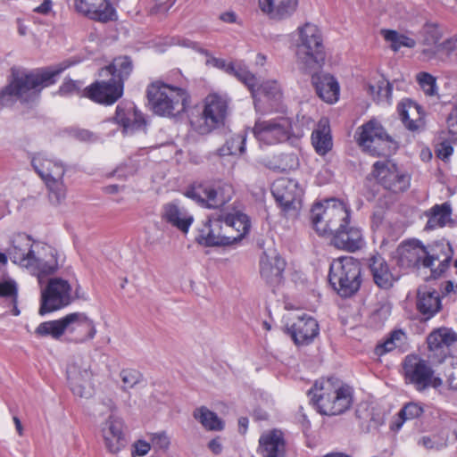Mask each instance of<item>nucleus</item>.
Listing matches in <instances>:
<instances>
[{
	"instance_id": "48",
	"label": "nucleus",
	"mask_w": 457,
	"mask_h": 457,
	"mask_svg": "<svg viewBox=\"0 0 457 457\" xmlns=\"http://www.w3.org/2000/svg\"><path fill=\"white\" fill-rule=\"evenodd\" d=\"M439 247L445 249L446 252H445V256L444 257V259L439 262L438 266L436 268H433V265L431 266L430 269V276H429V278L431 279H438L440 278L445 272L446 270L449 269L450 267V264L453 261V249L452 247V245L451 244H441V245H438Z\"/></svg>"
},
{
	"instance_id": "57",
	"label": "nucleus",
	"mask_w": 457,
	"mask_h": 457,
	"mask_svg": "<svg viewBox=\"0 0 457 457\" xmlns=\"http://www.w3.org/2000/svg\"><path fill=\"white\" fill-rule=\"evenodd\" d=\"M447 131L452 141L457 142V104L453 107L452 111L446 118Z\"/></svg>"
},
{
	"instance_id": "28",
	"label": "nucleus",
	"mask_w": 457,
	"mask_h": 457,
	"mask_svg": "<svg viewBox=\"0 0 457 457\" xmlns=\"http://www.w3.org/2000/svg\"><path fill=\"white\" fill-rule=\"evenodd\" d=\"M312 73V84L317 96L328 104L336 103L339 98L340 87L334 76L315 71Z\"/></svg>"
},
{
	"instance_id": "60",
	"label": "nucleus",
	"mask_w": 457,
	"mask_h": 457,
	"mask_svg": "<svg viewBox=\"0 0 457 457\" xmlns=\"http://www.w3.org/2000/svg\"><path fill=\"white\" fill-rule=\"evenodd\" d=\"M418 445H422L428 450H440L446 445V444L437 438V436H424L418 441Z\"/></svg>"
},
{
	"instance_id": "63",
	"label": "nucleus",
	"mask_w": 457,
	"mask_h": 457,
	"mask_svg": "<svg viewBox=\"0 0 457 457\" xmlns=\"http://www.w3.org/2000/svg\"><path fill=\"white\" fill-rule=\"evenodd\" d=\"M151 442L154 447L162 450L168 449L170 444V439L164 431L152 434Z\"/></svg>"
},
{
	"instance_id": "36",
	"label": "nucleus",
	"mask_w": 457,
	"mask_h": 457,
	"mask_svg": "<svg viewBox=\"0 0 457 457\" xmlns=\"http://www.w3.org/2000/svg\"><path fill=\"white\" fill-rule=\"evenodd\" d=\"M311 140L315 152L320 156L326 155L332 149L333 139L328 120L319 122L318 128L312 132Z\"/></svg>"
},
{
	"instance_id": "5",
	"label": "nucleus",
	"mask_w": 457,
	"mask_h": 457,
	"mask_svg": "<svg viewBox=\"0 0 457 457\" xmlns=\"http://www.w3.org/2000/svg\"><path fill=\"white\" fill-rule=\"evenodd\" d=\"M361 262L353 256L334 259L329 265L328 281L333 291L342 299L352 298L362 284Z\"/></svg>"
},
{
	"instance_id": "51",
	"label": "nucleus",
	"mask_w": 457,
	"mask_h": 457,
	"mask_svg": "<svg viewBox=\"0 0 457 457\" xmlns=\"http://www.w3.org/2000/svg\"><path fill=\"white\" fill-rule=\"evenodd\" d=\"M219 189L213 187H204L203 194L204 200H207L206 208H217L230 201V196H219Z\"/></svg>"
},
{
	"instance_id": "29",
	"label": "nucleus",
	"mask_w": 457,
	"mask_h": 457,
	"mask_svg": "<svg viewBox=\"0 0 457 457\" xmlns=\"http://www.w3.org/2000/svg\"><path fill=\"white\" fill-rule=\"evenodd\" d=\"M257 453L261 457H286V440L281 430L274 428L259 438Z\"/></svg>"
},
{
	"instance_id": "15",
	"label": "nucleus",
	"mask_w": 457,
	"mask_h": 457,
	"mask_svg": "<svg viewBox=\"0 0 457 457\" xmlns=\"http://www.w3.org/2000/svg\"><path fill=\"white\" fill-rule=\"evenodd\" d=\"M371 174L379 185L394 194L405 192L410 187L411 176L390 161L375 162Z\"/></svg>"
},
{
	"instance_id": "45",
	"label": "nucleus",
	"mask_w": 457,
	"mask_h": 457,
	"mask_svg": "<svg viewBox=\"0 0 457 457\" xmlns=\"http://www.w3.org/2000/svg\"><path fill=\"white\" fill-rule=\"evenodd\" d=\"M298 158L295 154H280L274 156L270 169L278 172H287L298 167Z\"/></svg>"
},
{
	"instance_id": "40",
	"label": "nucleus",
	"mask_w": 457,
	"mask_h": 457,
	"mask_svg": "<svg viewBox=\"0 0 457 457\" xmlns=\"http://www.w3.org/2000/svg\"><path fill=\"white\" fill-rule=\"evenodd\" d=\"M411 108H414L417 111L419 114V120H421L425 117L426 112L423 107L411 98H403L397 104L398 114L406 129L410 131H416L418 129L417 122L416 120L410 119L409 115V109Z\"/></svg>"
},
{
	"instance_id": "33",
	"label": "nucleus",
	"mask_w": 457,
	"mask_h": 457,
	"mask_svg": "<svg viewBox=\"0 0 457 457\" xmlns=\"http://www.w3.org/2000/svg\"><path fill=\"white\" fill-rule=\"evenodd\" d=\"M224 225L227 229H234L236 236H230L233 245H238L250 232L251 220L250 217L237 211L235 213H224Z\"/></svg>"
},
{
	"instance_id": "7",
	"label": "nucleus",
	"mask_w": 457,
	"mask_h": 457,
	"mask_svg": "<svg viewBox=\"0 0 457 457\" xmlns=\"http://www.w3.org/2000/svg\"><path fill=\"white\" fill-rule=\"evenodd\" d=\"M81 327L87 329V334L83 337H76L73 339L74 343L81 344L95 337L96 334L95 323L83 312H72L59 320L41 322L35 333L38 337L59 339L66 331L73 332Z\"/></svg>"
},
{
	"instance_id": "49",
	"label": "nucleus",
	"mask_w": 457,
	"mask_h": 457,
	"mask_svg": "<svg viewBox=\"0 0 457 457\" xmlns=\"http://www.w3.org/2000/svg\"><path fill=\"white\" fill-rule=\"evenodd\" d=\"M84 82L82 80H74L71 78H65L58 88L57 94L61 96H79L85 97L84 94Z\"/></svg>"
},
{
	"instance_id": "24",
	"label": "nucleus",
	"mask_w": 457,
	"mask_h": 457,
	"mask_svg": "<svg viewBox=\"0 0 457 457\" xmlns=\"http://www.w3.org/2000/svg\"><path fill=\"white\" fill-rule=\"evenodd\" d=\"M76 12L91 20L108 22L116 20V11L108 0H74Z\"/></svg>"
},
{
	"instance_id": "50",
	"label": "nucleus",
	"mask_w": 457,
	"mask_h": 457,
	"mask_svg": "<svg viewBox=\"0 0 457 457\" xmlns=\"http://www.w3.org/2000/svg\"><path fill=\"white\" fill-rule=\"evenodd\" d=\"M45 182L49 190V200L53 204H59L65 199L66 190L62 181H60L55 176H53V179H49Z\"/></svg>"
},
{
	"instance_id": "9",
	"label": "nucleus",
	"mask_w": 457,
	"mask_h": 457,
	"mask_svg": "<svg viewBox=\"0 0 457 457\" xmlns=\"http://www.w3.org/2000/svg\"><path fill=\"white\" fill-rule=\"evenodd\" d=\"M228 99L226 96L217 93L209 94L204 100V107L201 113V117L197 120L199 123L194 120L190 123L194 129L201 134H209L214 129H223L225 127L228 115Z\"/></svg>"
},
{
	"instance_id": "58",
	"label": "nucleus",
	"mask_w": 457,
	"mask_h": 457,
	"mask_svg": "<svg viewBox=\"0 0 457 457\" xmlns=\"http://www.w3.org/2000/svg\"><path fill=\"white\" fill-rule=\"evenodd\" d=\"M400 412L406 420H411L420 417L423 412V408L417 402H408Z\"/></svg>"
},
{
	"instance_id": "20",
	"label": "nucleus",
	"mask_w": 457,
	"mask_h": 457,
	"mask_svg": "<svg viewBox=\"0 0 457 457\" xmlns=\"http://www.w3.org/2000/svg\"><path fill=\"white\" fill-rule=\"evenodd\" d=\"M402 365L406 383L413 385L418 391L428 388V382L434 370L426 361L416 354H409L405 356Z\"/></svg>"
},
{
	"instance_id": "52",
	"label": "nucleus",
	"mask_w": 457,
	"mask_h": 457,
	"mask_svg": "<svg viewBox=\"0 0 457 457\" xmlns=\"http://www.w3.org/2000/svg\"><path fill=\"white\" fill-rule=\"evenodd\" d=\"M416 80L426 96H435L437 93L436 79L432 74L420 71L416 75Z\"/></svg>"
},
{
	"instance_id": "4",
	"label": "nucleus",
	"mask_w": 457,
	"mask_h": 457,
	"mask_svg": "<svg viewBox=\"0 0 457 457\" xmlns=\"http://www.w3.org/2000/svg\"><path fill=\"white\" fill-rule=\"evenodd\" d=\"M298 40L295 46L296 62L306 73L320 71L326 60L325 46L320 29L306 22L297 29Z\"/></svg>"
},
{
	"instance_id": "46",
	"label": "nucleus",
	"mask_w": 457,
	"mask_h": 457,
	"mask_svg": "<svg viewBox=\"0 0 457 457\" xmlns=\"http://www.w3.org/2000/svg\"><path fill=\"white\" fill-rule=\"evenodd\" d=\"M422 44L425 46H435L437 47L443 37V31L438 23L427 21L420 30Z\"/></svg>"
},
{
	"instance_id": "32",
	"label": "nucleus",
	"mask_w": 457,
	"mask_h": 457,
	"mask_svg": "<svg viewBox=\"0 0 457 457\" xmlns=\"http://www.w3.org/2000/svg\"><path fill=\"white\" fill-rule=\"evenodd\" d=\"M133 61L129 55H120L115 57L107 66L101 69L100 76L111 75L115 78V81L124 86L125 81L129 78L133 71Z\"/></svg>"
},
{
	"instance_id": "34",
	"label": "nucleus",
	"mask_w": 457,
	"mask_h": 457,
	"mask_svg": "<svg viewBox=\"0 0 457 457\" xmlns=\"http://www.w3.org/2000/svg\"><path fill=\"white\" fill-rule=\"evenodd\" d=\"M357 419L368 421V429H378L384 424V412L378 402H359L355 407Z\"/></svg>"
},
{
	"instance_id": "2",
	"label": "nucleus",
	"mask_w": 457,
	"mask_h": 457,
	"mask_svg": "<svg viewBox=\"0 0 457 457\" xmlns=\"http://www.w3.org/2000/svg\"><path fill=\"white\" fill-rule=\"evenodd\" d=\"M148 105L153 112L162 117H177L190 106L191 96L184 88L154 81L146 88Z\"/></svg>"
},
{
	"instance_id": "61",
	"label": "nucleus",
	"mask_w": 457,
	"mask_h": 457,
	"mask_svg": "<svg viewBox=\"0 0 457 457\" xmlns=\"http://www.w3.org/2000/svg\"><path fill=\"white\" fill-rule=\"evenodd\" d=\"M70 133L75 139L80 142H95L97 140V136L86 129L74 128L71 129Z\"/></svg>"
},
{
	"instance_id": "30",
	"label": "nucleus",
	"mask_w": 457,
	"mask_h": 457,
	"mask_svg": "<svg viewBox=\"0 0 457 457\" xmlns=\"http://www.w3.org/2000/svg\"><path fill=\"white\" fill-rule=\"evenodd\" d=\"M161 219L185 234L188 232L194 222V217L185 209H180L176 202L162 205Z\"/></svg>"
},
{
	"instance_id": "39",
	"label": "nucleus",
	"mask_w": 457,
	"mask_h": 457,
	"mask_svg": "<svg viewBox=\"0 0 457 457\" xmlns=\"http://www.w3.org/2000/svg\"><path fill=\"white\" fill-rule=\"evenodd\" d=\"M452 212V206L448 202L443 203L442 204H435L427 213L428 220L427 222L426 228H443L448 222H453L451 219Z\"/></svg>"
},
{
	"instance_id": "3",
	"label": "nucleus",
	"mask_w": 457,
	"mask_h": 457,
	"mask_svg": "<svg viewBox=\"0 0 457 457\" xmlns=\"http://www.w3.org/2000/svg\"><path fill=\"white\" fill-rule=\"evenodd\" d=\"M31 237L29 235L19 236L12 241V248L9 252V256L13 263L21 267L31 269L37 273L39 283L41 278L54 274L58 269V253L57 250L48 245L42 246V250L50 258L45 260L40 256H36L32 249Z\"/></svg>"
},
{
	"instance_id": "26",
	"label": "nucleus",
	"mask_w": 457,
	"mask_h": 457,
	"mask_svg": "<svg viewBox=\"0 0 457 457\" xmlns=\"http://www.w3.org/2000/svg\"><path fill=\"white\" fill-rule=\"evenodd\" d=\"M286 261L278 254L270 256L263 253L260 258V274L265 283L275 288L284 282Z\"/></svg>"
},
{
	"instance_id": "10",
	"label": "nucleus",
	"mask_w": 457,
	"mask_h": 457,
	"mask_svg": "<svg viewBox=\"0 0 457 457\" xmlns=\"http://www.w3.org/2000/svg\"><path fill=\"white\" fill-rule=\"evenodd\" d=\"M72 287L68 280L62 278H50L41 290L38 313L44 316L61 310L73 303Z\"/></svg>"
},
{
	"instance_id": "43",
	"label": "nucleus",
	"mask_w": 457,
	"mask_h": 457,
	"mask_svg": "<svg viewBox=\"0 0 457 457\" xmlns=\"http://www.w3.org/2000/svg\"><path fill=\"white\" fill-rule=\"evenodd\" d=\"M352 402H309L313 410L321 415L336 416L350 409Z\"/></svg>"
},
{
	"instance_id": "22",
	"label": "nucleus",
	"mask_w": 457,
	"mask_h": 457,
	"mask_svg": "<svg viewBox=\"0 0 457 457\" xmlns=\"http://www.w3.org/2000/svg\"><path fill=\"white\" fill-rule=\"evenodd\" d=\"M457 342V333L452 328L442 327L434 329L427 337L429 357L436 362H443L450 355V347Z\"/></svg>"
},
{
	"instance_id": "31",
	"label": "nucleus",
	"mask_w": 457,
	"mask_h": 457,
	"mask_svg": "<svg viewBox=\"0 0 457 457\" xmlns=\"http://www.w3.org/2000/svg\"><path fill=\"white\" fill-rule=\"evenodd\" d=\"M442 307L441 299L436 290L428 287H420L417 291L416 309L428 320L435 316Z\"/></svg>"
},
{
	"instance_id": "13",
	"label": "nucleus",
	"mask_w": 457,
	"mask_h": 457,
	"mask_svg": "<svg viewBox=\"0 0 457 457\" xmlns=\"http://www.w3.org/2000/svg\"><path fill=\"white\" fill-rule=\"evenodd\" d=\"M270 192L284 216L297 212L302 206L303 190L296 179L279 178L272 183Z\"/></svg>"
},
{
	"instance_id": "62",
	"label": "nucleus",
	"mask_w": 457,
	"mask_h": 457,
	"mask_svg": "<svg viewBox=\"0 0 457 457\" xmlns=\"http://www.w3.org/2000/svg\"><path fill=\"white\" fill-rule=\"evenodd\" d=\"M205 64L207 66H213L219 70L225 71L228 74H229L230 71H233V62L228 63L227 61L222 58L211 56V58H208L206 60Z\"/></svg>"
},
{
	"instance_id": "59",
	"label": "nucleus",
	"mask_w": 457,
	"mask_h": 457,
	"mask_svg": "<svg viewBox=\"0 0 457 457\" xmlns=\"http://www.w3.org/2000/svg\"><path fill=\"white\" fill-rule=\"evenodd\" d=\"M442 243L443 244H450L449 241L441 239V240L434 241L433 243H431L428 245H425V249L428 253V256L436 257L434 259V262L439 261L442 256L445 257L446 254L445 253L446 251L445 249L439 247V245H441Z\"/></svg>"
},
{
	"instance_id": "64",
	"label": "nucleus",
	"mask_w": 457,
	"mask_h": 457,
	"mask_svg": "<svg viewBox=\"0 0 457 457\" xmlns=\"http://www.w3.org/2000/svg\"><path fill=\"white\" fill-rule=\"evenodd\" d=\"M436 51L443 52L448 56L451 55L457 51V38L450 37L443 43L438 44Z\"/></svg>"
},
{
	"instance_id": "54",
	"label": "nucleus",
	"mask_w": 457,
	"mask_h": 457,
	"mask_svg": "<svg viewBox=\"0 0 457 457\" xmlns=\"http://www.w3.org/2000/svg\"><path fill=\"white\" fill-rule=\"evenodd\" d=\"M120 377L123 383V389L133 388L144 380L142 373L135 369H123L120 373Z\"/></svg>"
},
{
	"instance_id": "23",
	"label": "nucleus",
	"mask_w": 457,
	"mask_h": 457,
	"mask_svg": "<svg viewBox=\"0 0 457 457\" xmlns=\"http://www.w3.org/2000/svg\"><path fill=\"white\" fill-rule=\"evenodd\" d=\"M331 235L330 245L337 249L354 253L362 248L364 240L360 228L351 226L350 222L341 223Z\"/></svg>"
},
{
	"instance_id": "47",
	"label": "nucleus",
	"mask_w": 457,
	"mask_h": 457,
	"mask_svg": "<svg viewBox=\"0 0 457 457\" xmlns=\"http://www.w3.org/2000/svg\"><path fill=\"white\" fill-rule=\"evenodd\" d=\"M229 75L236 77L249 89L250 92L257 86V78L243 63L236 64L233 62V71H230Z\"/></svg>"
},
{
	"instance_id": "56",
	"label": "nucleus",
	"mask_w": 457,
	"mask_h": 457,
	"mask_svg": "<svg viewBox=\"0 0 457 457\" xmlns=\"http://www.w3.org/2000/svg\"><path fill=\"white\" fill-rule=\"evenodd\" d=\"M203 188H204V186L201 183L198 185L193 184L186 189L184 195L199 204L201 206L205 207L208 201L204 200V197L203 196Z\"/></svg>"
},
{
	"instance_id": "12",
	"label": "nucleus",
	"mask_w": 457,
	"mask_h": 457,
	"mask_svg": "<svg viewBox=\"0 0 457 457\" xmlns=\"http://www.w3.org/2000/svg\"><path fill=\"white\" fill-rule=\"evenodd\" d=\"M436 257L428 256L425 245L416 239L400 244L392 253L395 264L403 270L414 271L423 268H431Z\"/></svg>"
},
{
	"instance_id": "41",
	"label": "nucleus",
	"mask_w": 457,
	"mask_h": 457,
	"mask_svg": "<svg viewBox=\"0 0 457 457\" xmlns=\"http://www.w3.org/2000/svg\"><path fill=\"white\" fill-rule=\"evenodd\" d=\"M246 132L241 131L228 138L225 144L217 149L220 157L228 155L243 154L245 152Z\"/></svg>"
},
{
	"instance_id": "38",
	"label": "nucleus",
	"mask_w": 457,
	"mask_h": 457,
	"mask_svg": "<svg viewBox=\"0 0 457 457\" xmlns=\"http://www.w3.org/2000/svg\"><path fill=\"white\" fill-rule=\"evenodd\" d=\"M259 7L270 19L283 21L290 18L296 12L298 0H272L270 9L262 4H259Z\"/></svg>"
},
{
	"instance_id": "53",
	"label": "nucleus",
	"mask_w": 457,
	"mask_h": 457,
	"mask_svg": "<svg viewBox=\"0 0 457 457\" xmlns=\"http://www.w3.org/2000/svg\"><path fill=\"white\" fill-rule=\"evenodd\" d=\"M438 139L440 142L436 145V154L439 159L445 162L453 153V147L452 145L453 141H452L450 137H446L445 130L439 132Z\"/></svg>"
},
{
	"instance_id": "8",
	"label": "nucleus",
	"mask_w": 457,
	"mask_h": 457,
	"mask_svg": "<svg viewBox=\"0 0 457 457\" xmlns=\"http://www.w3.org/2000/svg\"><path fill=\"white\" fill-rule=\"evenodd\" d=\"M325 203V207L316 203L311 210L313 228L320 236L332 234L341 223L351 220V210L343 201L331 198Z\"/></svg>"
},
{
	"instance_id": "44",
	"label": "nucleus",
	"mask_w": 457,
	"mask_h": 457,
	"mask_svg": "<svg viewBox=\"0 0 457 457\" xmlns=\"http://www.w3.org/2000/svg\"><path fill=\"white\" fill-rule=\"evenodd\" d=\"M381 34L386 41L391 43L390 47L395 52H397L402 46L413 48L416 46V41L413 38L404 34H400L396 30L382 29Z\"/></svg>"
},
{
	"instance_id": "19",
	"label": "nucleus",
	"mask_w": 457,
	"mask_h": 457,
	"mask_svg": "<svg viewBox=\"0 0 457 457\" xmlns=\"http://www.w3.org/2000/svg\"><path fill=\"white\" fill-rule=\"evenodd\" d=\"M313 394L311 400H353V388L338 378L329 377L316 380L308 395Z\"/></svg>"
},
{
	"instance_id": "55",
	"label": "nucleus",
	"mask_w": 457,
	"mask_h": 457,
	"mask_svg": "<svg viewBox=\"0 0 457 457\" xmlns=\"http://www.w3.org/2000/svg\"><path fill=\"white\" fill-rule=\"evenodd\" d=\"M0 297L10 299L11 303L16 302L18 299V286L13 279L0 280Z\"/></svg>"
},
{
	"instance_id": "42",
	"label": "nucleus",
	"mask_w": 457,
	"mask_h": 457,
	"mask_svg": "<svg viewBox=\"0 0 457 457\" xmlns=\"http://www.w3.org/2000/svg\"><path fill=\"white\" fill-rule=\"evenodd\" d=\"M193 415L206 430L221 431L224 428V422L221 419L204 406L196 409Z\"/></svg>"
},
{
	"instance_id": "27",
	"label": "nucleus",
	"mask_w": 457,
	"mask_h": 457,
	"mask_svg": "<svg viewBox=\"0 0 457 457\" xmlns=\"http://www.w3.org/2000/svg\"><path fill=\"white\" fill-rule=\"evenodd\" d=\"M367 262L374 284L383 290L392 288L398 278L393 275L385 258L378 253H376L370 255Z\"/></svg>"
},
{
	"instance_id": "25",
	"label": "nucleus",
	"mask_w": 457,
	"mask_h": 457,
	"mask_svg": "<svg viewBox=\"0 0 457 457\" xmlns=\"http://www.w3.org/2000/svg\"><path fill=\"white\" fill-rule=\"evenodd\" d=\"M102 434L107 450L112 453H119L127 444L122 419L114 413L110 414L102 427Z\"/></svg>"
},
{
	"instance_id": "21",
	"label": "nucleus",
	"mask_w": 457,
	"mask_h": 457,
	"mask_svg": "<svg viewBox=\"0 0 457 457\" xmlns=\"http://www.w3.org/2000/svg\"><path fill=\"white\" fill-rule=\"evenodd\" d=\"M284 332L291 337L295 345H309L319 336L320 327L313 317L304 313L298 316L291 325H287Z\"/></svg>"
},
{
	"instance_id": "16",
	"label": "nucleus",
	"mask_w": 457,
	"mask_h": 457,
	"mask_svg": "<svg viewBox=\"0 0 457 457\" xmlns=\"http://www.w3.org/2000/svg\"><path fill=\"white\" fill-rule=\"evenodd\" d=\"M253 99L256 112L262 114L278 112L282 104L283 94L280 86L276 80H267L252 89L250 92Z\"/></svg>"
},
{
	"instance_id": "35",
	"label": "nucleus",
	"mask_w": 457,
	"mask_h": 457,
	"mask_svg": "<svg viewBox=\"0 0 457 457\" xmlns=\"http://www.w3.org/2000/svg\"><path fill=\"white\" fill-rule=\"evenodd\" d=\"M31 166L44 181L53 179V176L62 179L65 174V169L62 162L44 158L40 154H35L32 157Z\"/></svg>"
},
{
	"instance_id": "37",
	"label": "nucleus",
	"mask_w": 457,
	"mask_h": 457,
	"mask_svg": "<svg viewBox=\"0 0 457 457\" xmlns=\"http://www.w3.org/2000/svg\"><path fill=\"white\" fill-rule=\"evenodd\" d=\"M66 376L69 386L75 396L86 397L83 383L86 382L90 373L86 368H82L77 362H71L67 365Z\"/></svg>"
},
{
	"instance_id": "11",
	"label": "nucleus",
	"mask_w": 457,
	"mask_h": 457,
	"mask_svg": "<svg viewBox=\"0 0 457 457\" xmlns=\"http://www.w3.org/2000/svg\"><path fill=\"white\" fill-rule=\"evenodd\" d=\"M223 218L222 211L208 215L203 227L198 228L195 242L204 247L234 246L230 235L225 228Z\"/></svg>"
},
{
	"instance_id": "1",
	"label": "nucleus",
	"mask_w": 457,
	"mask_h": 457,
	"mask_svg": "<svg viewBox=\"0 0 457 457\" xmlns=\"http://www.w3.org/2000/svg\"><path fill=\"white\" fill-rule=\"evenodd\" d=\"M70 65L63 62L30 71L12 67L7 84L0 89V106L12 107L19 102L29 109L34 108L40 100L42 89L55 84Z\"/></svg>"
},
{
	"instance_id": "6",
	"label": "nucleus",
	"mask_w": 457,
	"mask_h": 457,
	"mask_svg": "<svg viewBox=\"0 0 457 457\" xmlns=\"http://www.w3.org/2000/svg\"><path fill=\"white\" fill-rule=\"evenodd\" d=\"M354 139L362 153L376 158H388L399 149V143L376 118L361 125L354 134Z\"/></svg>"
},
{
	"instance_id": "14",
	"label": "nucleus",
	"mask_w": 457,
	"mask_h": 457,
	"mask_svg": "<svg viewBox=\"0 0 457 457\" xmlns=\"http://www.w3.org/2000/svg\"><path fill=\"white\" fill-rule=\"evenodd\" d=\"M252 133L261 143L275 145L286 142L293 136L292 120L287 117H277L255 121Z\"/></svg>"
},
{
	"instance_id": "18",
	"label": "nucleus",
	"mask_w": 457,
	"mask_h": 457,
	"mask_svg": "<svg viewBox=\"0 0 457 457\" xmlns=\"http://www.w3.org/2000/svg\"><path fill=\"white\" fill-rule=\"evenodd\" d=\"M124 93V86L115 81V78L108 80H96L84 88V96L98 104L109 106L115 104Z\"/></svg>"
},
{
	"instance_id": "17",
	"label": "nucleus",
	"mask_w": 457,
	"mask_h": 457,
	"mask_svg": "<svg viewBox=\"0 0 457 457\" xmlns=\"http://www.w3.org/2000/svg\"><path fill=\"white\" fill-rule=\"evenodd\" d=\"M112 120L122 129V134L133 135L139 131L145 132L148 126L145 114L132 102L120 103L116 106Z\"/></svg>"
}]
</instances>
